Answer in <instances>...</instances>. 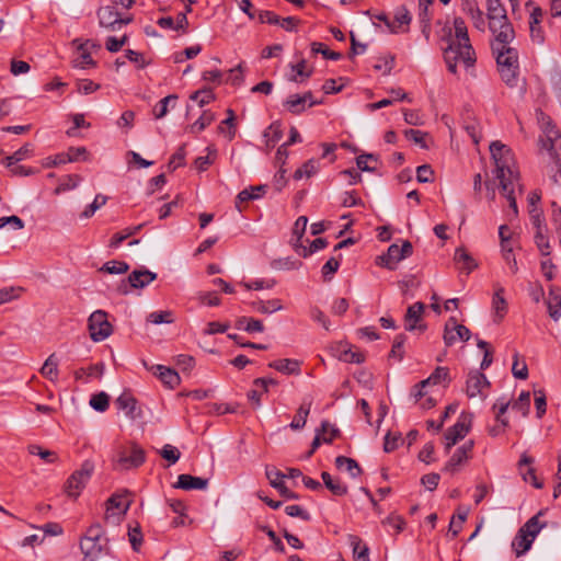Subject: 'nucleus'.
<instances>
[{
  "label": "nucleus",
  "mask_w": 561,
  "mask_h": 561,
  "mask_svg": "<svg viewBox=\"0 0 561 561\" xmlns=\"http://www.w3.org/2000/svg\"><path fill=\"white\" fill-rule=\"evenodd\" d=\"M215 121L214 113L204 111L202 115L192 125L187 127V130L192 134H198L209 126Z\"/></svg>",
  "instance_id": "34"
},
{
  "label": "nucleus",
  "mask_w": 561,
  "mask_h": 561,
  "mask_svg": "<svg viewBox=\"0 0 561 561\" xmlns=\"http://www.w3.org/2000/svg\"><path fill=\"white\" fill-rule=\"evenodd\" d=\"M490 152L495 165L494 174L499 188L507 199L513 216H517L516 191L522 190L519 171L512 149L496 140L490 144Z\"/></svg>",
  "instance_id": "1"
},
{
  "label": "nucleus",
  "mask_w": 561,
  "mask_h": 561,
  "mask_svg": "<svg viewBox=\"0 0 561 561\" xmlns=\"http://www.w3.org/2000/svg\"><path fill=\"white\" fill-rule=\"evenodd\" d=\"M116 404L118 409L125 412L126 416L135 419L139 415L137 400L128 391H124L117 399Z\"/></svg>",
  "instance_id": "22"
},
{
  "label": "nucleus",
  "mask_w": 561,
  "mask_h": 561,
  "mask_svg": "<svg viewBox=\"0 0 561 561\" xmlns=\"http://www.w3.org/2000/svg\"><path fill=\"white\" fill-rule=\"evenodd\" d=\"M549 316L554 320H559L561 317V295L550 293L547 301Z\"/></svg>",
  "instance_id": "42"
},
{
  "label": "nucleus",
  "mask_w": 561,
  "mask_h": 561,
  "mask_svg": "<svg viewBox=\"0 0 561 561\" xmlns=\"http://www.w3.org/2000/svg\"><path fill=\"white\" fill-rule=\"evenodd\" d=\"M80 549L83 554V561H98L106 553L107 542L102 536V528L99 524L92 525L80 541Z\"/></svg>",
  "instance_id": "7"
},
{
  "label": "nucleus",
  "mask_w": 561,
  "mask_h": 561,
  "mask_svg": "<svg viewBox=\"0 0 561 561\" xmlns=\"http://www.w3.org/2000/svg\"><path fill=\"white\" fill-rule=\"evenodd\" d=\"M58 364L59 360L56 355L50 354L42 366L41 374L50 381H56L58 377Z\"/></svg>",
  "instance_id": "31"
},
{
  "label": "nucleus",
  "mask_w": 561,
  "mask_h": 561,
  "mask_svg": "<svg viewBox=\"0 0 561 561\" xmlns=\"http://www.w3.org/2000/svg\"><path fill=\"white\" fill-rule=\"evenodd\" d=\"M328 245V241L324 238H317L314 239L309 248H306L302 244L294 243V247L299 255H302L304 257L324 249Z\"/></svg>",
  "instance_id": "36"
},
{
  "label": "nucleus",
  "mask_w": 561,
  "mask_h": 561,
  "mask_svg": "<svg viewBox=\"0 0 561 561\" xmlns=\"http://www.w3.org/2000/svg\"><path fill=\"white\" fill-rule=\"evenodd\" d=\"M253 307L256 311L264 314L273 313L283 309L280 299H271L266 301L259 300L253 304Z\"/></svg>",
  "instance_id": "38"
},
{
  "label": "nucleus",
  "mask_w": 561,
  "mask_h": 561,
  "mask_svg": "<svg viewBox=\"0 0 561 561\" xmlns=\"http://www.w3.org/2000/svg\"><path fill=\"white\" fill-rule=\"evenodd\" d=\"M208 486V479L194 477L191 474H180L174 488L182 490H205Z\"/></svg>",
  "instance_id": "21"
},
{
  "label": "nucleus",
  "mask_w": 561,
  "mask_h": 561,
  "mask_svg": "<svg viewBox=\"0 0 561 561\" xmlns=\"http://www.w3.org/2000/svg\"><path fill=\"white\" fill-rule=\"evenodd\" d=\"M412 254V244L409 241L403 242L401 247L391 244L387 253L376 259V264L393 271L400 261L409 257Z\"/></svg>",
  "instance_id": "9"
},
{
  "label": "nucleus",
  "mask_w": 561,
  "mask_h": 561,
  "mask_svg": "<svg viewBox=\"0 0 561 561\" xmlns=\"http://www.w3.org/2000/svg\"><path fill=\"white\" fill-rule=\"evenodd\" d=\"M449 370L447 367H437L434 373L425 380H422L416 387H426L430 383L438 385L448 381Z\"/></svg>",
  "instance_id": "35"
},
{
  "label": "nucleus",
  "mask_w": 561,
  "mask_h": 561,
  "mask_svg": "<svg viewBox=\"0 0 561 561\" xmlns=\"http://www.w3.org/2000/svg\"><path fill=\"white\" fill-rule=\"evenodd\" d=\"M321 478L323 480L324 485L330 490V492L336 496H342L347 493V486L339 479L333 478L328 472H322Z\"/></svg>",
  "instance_id": "28"
},
{
  "label": "nucleus",
  "mask_w": 561,
  "mask_h": 561,
  "mask_svg": "<svg viewBox=\"0 0 561 561\" xmlns=\"http://www.w3.org/2000/svg\"><path fill=\"white\" fill-rule=\"evenodd\" d=\"M128 508H129V502L125 496L113 495L107 501L105 518L107 520L113 518V522H117V520H119V517L127 512Z\"/></svg>",
  "instance_id": "19"
},
{
  "label": "nucleus",
  "mask_w": 561,
  "mask_h": 561,
  "mask_svg": "<svg viewBox=\"0 0 561 561\" xmlns=\"http://www.w3.org/2000/svg\"><path fill=\"white\" fill-rule=\"evenodd\" d=\"M214 99L215 95L210 89H202L191 95V100L196 101L201 107L210 103Z\"/></svg>",
  "instance_id": "60"
},
{
  "label": "nucleus",
  "mask_w": 561,
  "mask_h": 561,
  "mask_svg": "<svg viewBox=\"0 0 561 561\" xmlns=\"http://www.w3.org/2000/svg\"><path fill=\"white\" fill-rule=\"evenodd\" d=\"M311 51L313 54H321L324 58L331 60H339L342 57L340 53L330 50L324 44L319 42L311 44Z\"/></svg>",
  "instance_id": "48"
},
{
  "label": "nucleus",
  "mask_w": 561,
  "mask_h": 561,
  "mask_svg": "<svg viewBox=\"0 0 561 561\" xmlns=\"http://www.w3.org/2000/svg\"><path fill=\"white\" fill-rule=\"evenodd\" d=\"M99 24L110 31L119 30V13L115 5H105L98 10Z\"/></svg>",
  "instance_id": "17"
},
{
  "label": "nucleus",
  "mask_w": 561,
  "mask_h": 561,
  "mask_svg": "<svg viewBox=\"0 0 561 561\" xmlns=\"http://www.w3.org/2000/svg\"><path fill=\"white\" fill-rule=\"evenodd\" d=\"M471 336L470 330L457 322V320L451 317L447 320L444 329V342L446 346L454 345L457 341H468Z\"/></svg>",
  "instance_id": "14"
},
{
  "label": "nucleus",
  "mask_w": 561,
  "mask_h": 561,
  "mask_svg": "<svg viewBox=\"0 0 561 561\" xmlns=\"http://www.w3.org/2000/svg\"><path fill=\"white\" fill-rule=\"evenodd\" d=\"M490 387V381L486 376L479 371H470L466 382V393L470 399L480 398L484 400L488 396L486 390Z\"/></svg>",
  "instance_id": "12"
},
{
  "label": "nucleus",
  "mask_w": 561,
  "mask_h": 561,
  "mask_svg": "<svg viewBox=\"0 0 561 561\" xmlns=\"http://www.w3.org/2000/svg\"><path fill=\"white\" fill-rule=\"evenodd\" d=\"M237 327L238 329H242L249 333L264 331V325L261 320L247 317L239 318L237 321Z\"/></svg>",
  "instance_id": "37"
},
{
  "label": "nucleus",
  "mask_w": 561,
  "mask_h": 561,
  "mask_svg": "<svg viewBox=\"0 0 561 561\" xmlns=\"http://www.w3.org/2000/svg\"><path fill=\"white\" fill-rule=\"evenodd\" d=\"M33 152V148L31 145L26 144L25 146L21 147L19 150H16L13 154L7 157V165L11 167L19 161L24 160L28 156H31Z\"/></svg>",
  "instance_id": "47"
},
{
  "label": "nucleus",
  "mask_w": 561,
  "mask_h": 561,
  "mask_svg": "<svg viewBox=\"0 0 561 561\" xmlns=\"http://www.w3.org/2000/svg\"><path fill=\"white\" fill-rule=\"evenodd\" d=\"M513 376L517 379L525 380L528 377V368L524 360H519L518 353L514 354V363L512 366Z\"/></svg>",
  "instance_id": "49"
},
{
  "label": "nucleus",
  "mask_w": 561,
  "mask_h": 561,
  "mask_svg": "<svg viewBox=\"0 0 561 561\" xmlns=\"http://www.w3.org/2000/svg\"><path fill=\"white\" fill-rule=\"evenodd\" d=\"M424 310H425V305L420 301L411 305L408 308L405 317H404L405 330H408V331H413V330L424 331L426 329V325L421 323Z\"/></svg>",
  "instance_id": "16"
},
{
  "label": "nucleus",
  "mask_w": 561,
  "mask_h": 561,
  "mask_svg": "<svg viewBox=\"0 0 561 561\" xmlns=\"http://www.w3.org/2000/svg\"><path fill=\"white\" fill-rule=\"evenodd\" d=\"M146 460V451L136 443L119 446L112 459L113 468L127 471L140 467Z\"/></svg>",
  "instance_id": "6"
},
{
  "label": "nucleus",
  "mask_w": 561,
  "mask_h": 561,
  "mask_svg": "<svg viewBox=\"0 0 561 561\" xmlns=\"http://www.w3.org/2000/svg\"><path fill=\"white\" fill-rule=\"evenodd\" d=\"M411 22V15L410 12L404 8L401 7L397 10L394 19L392 23L398 27V32L402 30L403 26L409 25Z\"/></svg>",
  "instance_id": "59"
},
{
  "label": "nucleus",
  "mask_w": 561,
  "mask_h": 561,
  "mask_svg": "<svg viewBox=\"0 0 561 561\" xmlns=\"http://www.w3.org/2000/svg\"><path fill=\"white\" fill-rule=\"evenodd\" d=\"M104 373V364L98 363L89 366L88 368H79L75 371V378L77 380H84L88 382V378L95 377L101 379Z\"/></svg>",
  "instance_id": "29"
},
{
  "label": "nucleus",
  "mask_w": 561,
  "mask_h": 561,
  "mask_svg": "<svg viewBox=\"0 0 561 561\" xmlns=\"http://www.w3.org/2000/svg\"><path fill=\"white\" fill-rule=\"evenodd\" d=\"M404 136L412 140L413 142H415L416 145H419L421 148H427V144L425 141V138L427 136L426 133H423L421 130H417V129H407L404 131Z\"/></svg>",
  "instance_id": "64"
},
{
  "label": "nucleus",
  "mask_w": 561,
  "mask_h": 561,
  "mask_svg": "<svg viewBox=\"0 0 561 561\" xmlns=\"http://www.w3.org/2000/svg\"><path fill=\"white\" fill-rule=\"evenodd\" d=\"M454 260L459 268L467 274L471 273L477 267L476 260L463 248L456 249Z\"/></svg>",
  "instance_id": "25"
},
{
  "label": "nucleus",
  "mask_w": 561,
  "mask_h": 561,
  "mask_svg": "<svg viewBox=\"0 0 561 561\" xmlns=\"http://www.w3.org/2000/svg\"><path fill=\"white\" fill-rule=\"evenodd\" d=\"M473 440H468L456 449L450 459L446 462L444 470L450 473L457 471L458 467L468 461L473 449Z\"/></svg>",
  "instance_id": "15"
},
{
  "label": "nucleus",
  "mask_w": 561,
  "mask_h": 561,
  "mask_svg": "<svg viewBox=\"0 0 561 561\" xmlns=\"http://www.w3.org/2000/svg\"><path fill=\"white\" fill-rule=\"evenodd\" d=\"M492 308L494 311L495 321H501L507 311V302L504 298V288L501 286H499L494 293L492 299Z\"/></svg>",
  "instance_id": "26"
},
{
  "label": "nucleus",
  "mask_w": 561,
  "mask_h": 561,
  "mask_svg": "<svg viewBox=\"0 0 561 561\" xmlns=\"http://www.w3.org/2000/svg\"><path fill=\"white\" fill-rule=\"evenodd\" d=\"M289 67L290 73L287 75V79L291 82H302L312 75V70L307 69V61L305 59L299 60L297 64H290Z\"/></svg>",
  "instance_id": "23"
},
{
  "label": "nucleus",
  "mask_w": 561,
  "mask_h": 561,
  "mask_svg": "<svg viewBox=\"0 0 561 561\" xmlns=\"http://www.w3.org/2000/svg\"><path fill=\"white\" fill-rule=\"evenodd\" d=\"M548 229L536 230L534 233V241L542 256L551 254V244L547 234Z\"/></svg>",
  "instance_id": "32"
},
{
  "label": "nucleus",
  "mask_w": 561,
  "mask_h": 561,
  "mask_svg": "<svg viewBox=\"0 0 561 561\" xmlns=\"http://www.w3.org/2000/svg\"><path fill=\"white\" fill-rule=\"evenodd\" d=\"M268 366L286 375L300 374V362L297 359H277L271 362Z\"/></svg>",
  "instance_id": "24"
},
{
  "label": "nucleus",
  "mask_w": 561,
  "mask_h": 561,
  "mask_svg": "<svg viewBox=\"0 0 561 561\" xmlns=\"http://www.w3.org/2000/svg\"><path fill=\"white\" fill-rule=\"evenodd\" d=\"M157 278V274L146 270H135L128 276V283L133 288H145Z\"/></svg>",
  "instance_id": "20"
},
{
  "label": "nucleus",
  "mask_w": 561,
  "mask_h": 561,
  "mask_svg": "<svg viewBox=\"0 0 561 561\" xmlns=\"http://www.w3.org/2000/svg\"><path fill=\"white\" fill-rule=\"evenodd\" d=\"M471 427V417L466 414H461L457 423L451 426L445 434V449L450 450L459 440L465 438Z\"/></svg>",
  "instance_id": "13"
},
{
  "label": "nucleus",
  "mask_w": 561,
  "mask_h": 561,
  "mask_svg": "<svg viewBox=\"0 0 561 561\" xmlns=\"http://www.w3.org/2000/svg\"><path fill=\"white\" fill-rule=\"evenodd\" d=\"M147 320L153 324L172 323L174 321L173 313L169 310L153 311L149 313Z\"/></svg>",
  "instance_id": "51"
},
{
  "label": "nucleus",
  "mask_w": 561,
  "mask_h": 561,
  "mask_svg": "<svg viewBox=\"0 0 561 561\" xmlns=\"http://www.w3.org/2000/svg\"><path fill=\"white\" fill-rule=\"evenodd\" d=\"M310 408H311V400H309L308 402H306V401L302 402V404L299 407L293 422L289 425L291 430L297 431V430H301L302 427H305L307 417L310 413Z\"/></svg>",
  "instance_id": "33"
},
{
  "label": "nucleus",
  "mask_w": 561,
  "mask_h": 561,
  "mask_svg": "<svg viewBox=\"0 0 561 561\" xmlns=\"http://www.w3.org/2000/svg\"><path fill=\"white\" fill-rule=\"evenodd\" d=\"M341 262V255L331 256L325 264L322 266V275L325 279H330L332 275L339 270Z\"/></svg>",
  "instance_id": "57"
},
{
  "label": "nucleus",
  "mask_w": 561,
  "mask_h": 561,
  "mask_svg": "<svg viewBox=\"0 0 561 561\" xmlns=\"http://www.w3.org/2000/svg\"><path fill=\"white\" fill-rule=\"evenodd\" d=\"M486 15L489 20V28L493 34L494 39H514L515 33L508 21L504 7L489 10Z\"/></svg>",
  "instance_id": "8"
},
{
  "label": "nucleus",
  "mask_w": 561,
  "mask_h": 561,
  "mask_svg": "<svg viewBox=\"0 0 561 561\" xmlns=\"http://www.w3.org/2000/svg\"><path fill=\"white\" fill-rule=\"evenodd\" d=\"M318 170H319L318 161L314 159H310L306 163H304V165L301 168H299L295 171L294 179L300 180L304 176L310 178V176L314 175L318 172Z\"/></svg>",
  "instance_id": "40"
},
{
  "label": "nucleus",
  "mask_w": 561,
  "mask_h": 561,
  "mask_svg": "<svg viewBox=\"0 0 561 561\" xmlns=\"http://www.w3.org/2000/svg\"><path fill=\"white\" fill-rule=\"evenodd\" d=\"M79 50L78 57L73 59V66L81 69L93 66L94 61L90 53L83 46H80Z\"/></svg>",
  "instance_id": "53"
},
{
  "label": "nucleus",
  "mask_w": 561,
  "mask_h": 561,
  "mask_svg": "<svg viewBox=\"0 0 561 561\" xmlns=\"http://www.w3.org/2000/svg\"><path fill=\"white\" fill-rule=\"evenodd\" d=\"M348 543L353 549V557L359 561H369V549L362 539L355 535H348Z\"/></svg>",
  "instance_id": "27"
},
{
  "label": "nucleus",
  "mask_w": 561,
  "mask_h": 561,
  "mask_svg": "<svg viewBox=\"0 0 561 561\" xmlns=\"http://www.w3.org/2000/svg\"><path fill=\"white\" fill-rule=\"evenodd\" d=\"M129 266L125 262L121 261H108L102 267V272H106L108 274H123L128 271Z\"/></svg>",
  "instance_id": "54"
},
{
  "label": "nucleus",
  "mask_w": 561,
  "mask_h": 561,
  "mask_svg": "<svg viewBox=\"0 0 561 561\" xmlns=\"http://www.w3.org/2000/svg\"><path fill=\"white\" fill-rule=\"evenodd\" d=\"M335 466L340 470H345L352 478H356L362 473V469L356 460L345 456H339L335 459Z\"/></svg>",
  "instance_id": "30"
},
{
  "label": "nucleus",
  "mask_w": 561,
  "mask_h": 561,
  "mask_svg": "<svg viewBox=\"0 0 561 561\" xmlns=\"http://www.w3.org/2000/svg\"><path fill=\"white\" fill-rule=\"evenodd\" d=\"M176 99L178 96L172 94L160 100L159 103L153 108L154 117L158 119L164 117L168 113V106L170 102H175Z\"/></svg>",
  "instance_id": "58"
},
{
  "label": "nucleus",
  "mask_w": 561,
  "mask_h": 561,
  "mask_svg": "<svg viewBox=\"0 0 561 561\" xmlns=\"http://www.w3.org/2000/svg\"><path fill=\"white\" fill-rule=\"evenodd\" d=\"M455 34L450 36L449 44L444 50V58L448 70L457 72V62H462L467 68L476 62L474 50L470 44L468 30L461 18L454 20Z\"/></svg>",
  "instance_id": "2"
},
{
  "label": "nucleus",
  "mask_w": 561,
  "mask_h": 561,
  "mask_svg": "<svg viewBox=\"0 0 561 561\" xmlns=\"http://www.w3.org/2000/svg\"><path fill=\"white\" fill-rule=\"evenodd\" d=\"M76 157L66 158L65 153H58L54 157H47L43 160L42 165L44 168H54L68 162H75Z\"/></svg>",
  "instance_id": "56"
},
{
  "label": "nucleus",
  "mask_w": 561,
  "mask_h": 561,
  "mask_svg": "<svg viewBox=\"0 0 561 561\" xmlns=\"http://www.w3.org/2000/svg\"><path fill=\"white\" fill-rule=\"evenodd\" d=\"M540 153L545 163V173L557 185H561V135L548 131L539 138Z\"/></svg>",
  "instance_id": "4"
},
{
  "label": "nucleus",
  "mask_w": 561,
  "mask_h": 561,
  "mask_svg": "<svg viewBox=\"0 0 561 561\" xmlns=\"http://www.w3.org/2000/svg\"><path fill=\"white\" fill-rule=\"evenodd\" d=\"M512 41L494 39L491 45L501 79L511 88L517 85L519 76L518 51L510 46Z\"/></svg>",
  "instance_id": "3"
},
{
  "label": "nucleus",
  "mask_w": 561,
  "mask_h": 561,
  "mask_svg": "<svg viewBox=\"0 0 561 561\" xmlns=\"http://www.w3.org/2000/svg\"><path fill=\"white\" fill-rule=\"evenodd\" d=\"M93 469L92 462L84 461L81 468L75 471L67 480L65 485L66 493L69 496L77 497L91 478Z\"/></svg>",
  "instance_id": "11"
},
{
  "label": "nucleus",
  "mask_w": 561,
  "mask_h": 561,
  "mask_svg": "<svg viewBox=\"0 0 561 561\" xmlns=\"http://www.w3.org/2000/svg\"><path fill=\"white\" fill-rule=\"evenodd\" d=\"M530 407V393L528 391H523L518 399L513 403V409L519 411L523 416H526L529 412Z\"/></svg>",
  "instance_id": "52"
},
{
  "label": "nucleus",
  "mask_w": 561,
  "mask_h": 561,
  "mask_svg": "<svg viewBox=\"0 0 561 561\" xmlns=\"http://www.w3.org/2000/svg\"><path fill=\"white\" fill-rule=\"evenodd\" d=\"M144 365L147 367V369L152 371V374L157 376L167 387L173 389L180 385L181 378L174 369L163 365H152L150 367H148L146 363H144Z\"/></svg>",
  "instance_id": "18"
},
{
  "label": "nucleus",
  "mask_w": 561,
  "mask_h": 561,
  "mask_svg": "<svg viewBox=\"0 0 561 561\" xmlns=\"http://www.w3.org/2000/svg\"><path fill=\"white\" fill-rule=\"evenodd\" d=\"M112 324L107 321V313L103 310H95L89 317L90 337L94 342H102L112 334Z\"/></svg>",
  "instance_id": "10"
},
{
  "label": "nucleus",
  "mask_w": 561,
  "mask_h": 561,
  "mask_svg": "<svg viewBox=\"0 0 561 561\" xmlns=\"http://www.w3.org/2000/svg\"><path fill=\"white\" fill-rule=\"evenodd\" d=\"M160 455L170 463H175L181 457L179 449L170 444H167L162 447Z\"/></svg>",
  "instance_id": "63"
},
{
  "label": "nucleus",
  "mask_w": 561,
  "mask_h": 561,
  "mask_svg": "<svg viewBox=\"0 0 561 561\" xmlns=\"http://www.w3.org/2000/svg\"><path fill=\"white\" fill-rule=\"evenodd\" d=\"M541 512L529 518L517 531L516 536L512 541V549L517 557L526 553L540 530L545 527V524L539 520Z\"/></svg>",
  "instance_id": "5"
},
{
  "label": "nucleus",
  "mask_w": 561,
  "mask_h": 561,
  "mask_svg": "<svg viewBox=\"0 0 561 561\" xmlns=\"http://www.w3.org/2000/svg\"><path fill=\"white\" fill-rule=\"evenodd\" d=\"M468 516V510L466 508H459L456 516H454L449 524V533H451L453 538L457 537L458 534L462 529V525L466 522Z\"/></svg>",
  "instance_id": "41"
},
{
  "label": "nucleus",
  "mask_w": 561,
  "mask_h": 561,
  "mask_svg": "<svg viewBox=\"0 0 561 561\" xmlns=\"http://www.w3.org/2000/svg\"><path fill=\"white\" fill-rule=\"evenodd\" d=\"M266 146L273 148L277 141L283 137V133L278 125L272 124L265 131Z\"/></svg>",
  "instance_id": "50"
},
{
  "label": "nucleus",
  "mask_w": 561,
  "mask_h": 561,
  "mask_svg": "<svg viewBox=\"0 0 561 561\" xmlns=\"http://www.w3.org/2000/svg\"><path fill=\"white\" fill-rule=\"evenodd\" d=\"M28 451L32 455H36V456L41 457L44 461H46L48 463H53L57 460V455L54 451L43 449L38 445L28 446Z\"/></svg>",
  "instance_id": "55"
},
{
  "label": "nucleus",
  "mask_w": 561,
  "mask_h": 561,
  "mask_svg": "<svg viewBox=\"0 0 561 561\" xmlns=\"http://www.w3.org/2000/svg\"><path fill=\"white\" fill-rule=\"evenodd\" d=\"M142 226L144 225H138V226H135V227H131V228H127L123 232L115 233L113 236V238L111 239V241H110V247L111 248H118L124 240H126L130 236H134L138 231H140Z\"/></svg>",
  "instance_id": "45"
},
{
  "label": "nucleus",
  "mask_w": 561,
  "mask_h": 561,
  "mask_svg": "<svg viewBox=\"0 0 561 561\" xmlns=\"http://www.w3.org/2000/svg\"><path fill=\"white\" fill-rule=\"evenodd\" d=\"M284 107L291 114L298 115L306 110V104L299 94H293L284 102Z\"/></svg>",
  "instance_id": "39"
},
{
  "label": "nucleus",
  "mask_w": 561,
  "mask_h": 561,
  "mask_svg": "<svg viewBox=\"0 0 561 561\" xmlns=\"http://www.w3.org/2000/svg\"><path fill=\"white\" fill-rule=\"evenodd\" d=\"M110 404V397L105 392L93 394L90 399V405L98 412H105Z\"/></svg>",
  "instance_id": "46"
},
{
  "label": "nucleus",
  "mask_w": 561,
  "mask_h": 561,
  "mask_svg": "<svg viewBox=\"0 0 561 561\" xmlns=\"http://www.w3.org/2000/svg\"><path fill=\"white\" fill-rule=\"evenodd\" d=\"M106 202L107 197L105 195L96 194L94 201L85 207L80 217L83 219L91 218L98 209L106 204Z\"/></svg>",
  "instance_id": "44"
},
{
  "label": "nucleus",
  "mask_w": 561,
  "mask_h": 561,
  "mask_svg": "<svg viewBox=\"0 0 561 561\" xmlns=\"http://www.w3.org/2000/svg\"><path fill=\"white\" fill-rule=\"evenodd\" d=\"M81 180V176L77 174L67 175L55 188L54 193L56 195H59L66 191L75 190L79 185Z\"/></svg>",
  "instance_id": "43"
},
{
  "label": "nucleus",
  "mask_w": 561,
  "mask_h": 561,
  "mask_svg": "<svg viewBox=\"0 0 561 561\" xmlns=\"http://www.w3.org/2000/svg\"><path fill=\"white\" fill-rule=\"evenodd\" d=\"M501 250H502L503 259L508 264L511 271L513 273H516L518 267H517L516 259H515V256L513 254V248L511 247L510 243H504L503 242Z\"/></svg>",
  "instance_id": "61"
},
{
  "label": "nucleus",
  "mask_w": 561,
  "mask_h": 561,
  "mask_svg": "<svg viewBox=\"0 0 561 561\" xmlns=\"http://www.w3.org/2000/svg\"><path fill=\"white\" fill-rule=\"evenodd\" d=\"M529 216H530V221H531V225H533L535 231L536 230L548 229L546 224H545V219L542 217V213H541V210L538 207L530 208L529 209Z\"/></svg>",
  "instance_id": "62"
}]
</instances>
